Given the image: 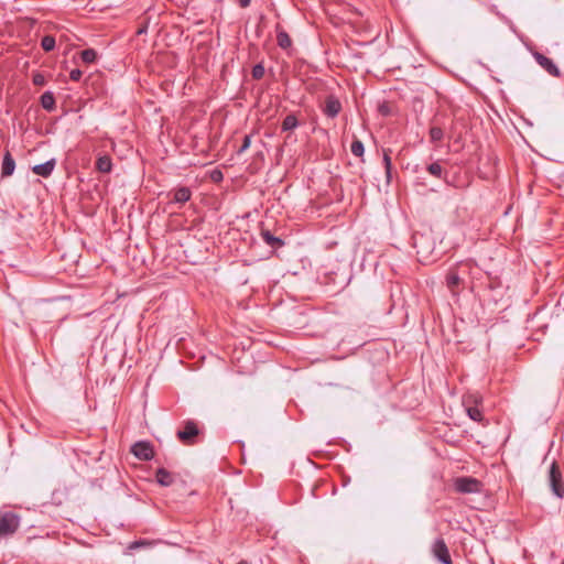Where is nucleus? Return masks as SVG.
I'll return each instance as SVG.
<instances>
[{
	"label": "nucleus",
	"mask_w": 564,
	"mask_h": 564,
	"mask_svg": "<svg viewBox=\"0 0 564 564\" xmlns=\"http://www.w3.org/2000/svg\"><path fill=\"white\" fill-rule=\"evenodd\" d=\"M21 523V517L13 511H0V538L13 535Z\"/></svg>",
	"instance_id": "obj_1"
},
{
	"label": "nucleus",
	"mask_w": 564,
	"mask_h": 564,
	"mask_svg": "<svg viewBox=\"0 0 564 564\" xmlns=\"http://www.w3.org/2000/svg\"><path fill=\"white\" fill-rule=\"evenodd\" d=\"M200 433L197 422L186 420L183 427L176 433L178 440L185 445H194L197 443V437Z\"/></svg>",
	"instance_id": "obj_2"
},
{
	"label": "nucleus",
	"mask_w": 564,
	"mask_h": 564,
	"mask_svg": "<svg viewBox=\"0 0 564 564\" xmlns=\"http://www.w3.org/2000/svg\"><path fill=\"white\" fill-rule=\"evenodd\" d=\"M454 489L459 494H479L482 489V484L477 478L462 476L454 480Z\"/></svg>",
	"instance_id": "obj_3"
},
{
	"label": "nucleus",
	"mask_w": 564,
	"mask_h": 564,
	"mask_svg": "<svg viewBox=\"0 0 564 564\" xmlns=\"http://www.w3.org/2000/svg\"><path fill=\"white\" fill-rule=\"evenodd\" d=\"M475 267L476 264L473 260H466L457 263L455 268H452L446 275V285L448 289L454 290L463 281L460 271H463L464 268L475 269Z\"/></svg>",
	"instance_id": "obj_4"
},
{
	"label": "nucleus",
	"mask_w": 564,
	"mask_h": 564,
	"mask_svg": "<svg viewBox=\"0 0 564 564\" xmlns=\"http://www.w3.org/2000/svg\"><path fill=\"white\" fill-rule=\"evenodd\" d=\"M549 484H550L552 492L557 498H563V496H564L563 478H562V473H561L560 467L556 462H553L550 466Z\"/></svg>",
	"instance_id": "obj_5"
},
{
	"label": "nucleus",
	"mask_w": 564,
	"mask_h": 564,
	"mask_svg": "<svg viewBox=\"0 0 564 564\" xmlns=\"http://www.w3.org/2000/svg\"><path fill=\"white\" fill-rule=\"evenodd\" d=\"M431 551H432L433 556L441 564H453L448 547H447L444 539H442V538L436 539L432 544Z\"/></svg>",
	"instance_id": "obj_6"
},
{
	"label": "nucleus",
	"mask_w": 564,
	"mask_h": 564,
	"mask_svg": "<svg viewBox=\"0 0 564 564\" xmlns=\"http://www.w3.org/2000/svg\"><path fill=\"white\" fill-rule=\"evenodd\" d=\"M533 57H534L535 62L545 72H547L551 76L557 77V78L562 76V73H561L560 68L555 65V63L551 58H549L544 54L535 52L533 54Z\"/></svg>",
	"instance_id": "obj_7"
},
{
	"label": "nucleus",
	"mask_w": 564,
	"mask_h": 564,
	"mask_svg": "<svg viewBox=\"0 0 564 564\" xmlns=\"http://www.w3.org/2000/svg\"><path fill=\"white\" fill-rule=\"evenodd\" d=\"M131 453L141 460H150L153 457V447L150 442H137L131 446Z\"/></svg>",
	"instance_id": "obj_8"
},
{
	"label": "nucleus",
	"mask_w": 564,
	"mask_h": 564,
	"mask_svg": "<svg viewBox=\"0 0 564 564\" xmlns=\"http://www.w3.org/2000/svg\"><path fill=\"white\" fill-rule=\"evenodd\" d=\"M341 110L340 101L333 95L327 96L323 107V112L329 118H335Z\"/></svg>",
	"instance_id": "obj_9"
},
{
	"label": "nucleus",
	"mask_w": 564,
	"mask_h": 564,
	"mask_svg": "<svg viewBox=\"0 0 564 564\" xmlns=\"http://www.w3.org/2000/svg\"><path fill=\"white\" fill-rule=\"evenodd\" d=\"M56 165L55 159H51L44 163L36 164L32 167V172L42 177H48L52 175Z\"/></svg>",
	"instance_id": "obj_10"
},
{
	"label": "nucleus",
	"mask_w": 564,
	"mask_h": 564,
	"mask_svg": "<svg viewBox=\"0 0 564 564\" xmlns=\"http://www.w3.org/2000/svg\"><path fill=\"white\" fill-rule=\"evenodd\" d=\"M15 170V161L9 151H6L1 164V176L8 177L13 174Z\"/></svg>",
	"instance_id": "obj_11"
},
{
	"label": "nucleus",
	"mask_w": 564,
	"mask_h": 564,
	"mask_svg": "<svg viewBox=\"0 0 564 564\" xmlns=\"http://www.w3.org/2000/svg\"><path fill=\"white\" fill-rule=\"evenodd\" d=\"M155 479L158 484H160L163 487H169L174 484V476L163 467L156 470Z\"/></svg>",
	"instance_id": "obj_12"
},
{
	"label": "nucleus",
	"mask_w": 564,
	"mask_h": 564,
	"mask_svg": "<svg viewBox=\"0 0 564 564\" xmlns=\"http://www.w3.org/2000/svg\"><path fill=\"white\" fill-rule=\"evenodd\" d=\"M192 192L188 187L182 186L174 191L173 202L177 204H185L191 199Z\"/></svg>",
	"instance_id": "obj_13"
},
{
	"label": "nucleus",
	"mask_w": 564,
	"mask_h": 564,
	"mask_svg": "<svg viewBox=\"0 0 564 564\" xmlns=\"http://www.w3.org/2000/svg\"><path fill=\"white\" fill-rule=\"evenodd\" d=\"M41 106L47 111H53L55 109V97L52 91H45L41 96Z\"/></svg>",
	"instance_id": "obj_14"
},
{
	"label": "nucleus",
	"mask_w": 564,
	"mask_h": 564,
	"mask_svg": "<svg viewBox=\"0 0 564 564\" xmlns=\"http://www.w3.org/2000/svg\"><path fill=\"white\" fill-rule=\"evenodd\" d=\"M112 163L108 155L99 156L96 161V169L102 173H109L111 171Z\"/></svg>",
	"instance_id": "obj_15"
},
{
	"label": "nucleus",
	"mask_w": 564,
	"mask_h": 564,
	"mask_svg": "<svg viewBox=\"0 0 564 564\" xmlns=\"http://www.w3.org/2000/svg\"><path fill=\"white\" fill-rule=\"evenodd\" d=\"M261 236H262V239L264 240V242L271 247H281L284 243L281 238L275 237L269 230H263L261 232Z\"/></svg>",
	"instance_id": "obj_16"
},
{
	"label": "nucleus",
	"mask_w": 564,
	"mask_h": 564,
	"mask_svg": "<svg viewBox=\"0 0 564 564\" xmlns=\"http://www.w3.org/2000/svg\"><path fill=\"white\" fill-rule=\"evenodd\" d=\"M276 42H278V45L281 48H283V50H286V48L291 47V45H292L291 37L283 30H278V32H276Z\"/></svg>",
	"instance_id": "obj_17"
},
{
	"label": "nucleus",
	"mask_w": 564,
	"mask_h": 564,
	"mask_svg": "<svg viewBox=\"0 0 564 564\" xmlns=\"http://www.w3.org/2000/svg\"><path fill=\"white\" fill-rule=\"evenodd\" d=\"M297 127H299V120L293 113L288 115L282 121V130L283 131H291Z\"/></svg>",
	"instance_id": "obj_18"
},
{
	"label": "nucleus",
	"mask_w": 564,
	"mask_h": 564,
	"mask_svg": "<svg viewBox=\"0 0 564 564\" xmlns=\"http://www.w3.org/2000/svg\"><path fill=\"white\" fill-rule=\"evenodd\" d=\"M389 152L390 151L384 150L383 159H382L383 165H384V171H386L387 183L391 182V171H392V162H391Z\"/></svg>",
	"instance_id": "obj_19"
},
{
	"label": "nucleus",
	"mask_w": 564,
	"mask_h": 564,
	"mask_svg": "<svg viewBox=\"0 0 564 564\" xmlns=\"http://www.w3.org/2000/svg\"><path fill=\"white\" fill-rule=\"evenodd\" d=\"M426 170L431 175H433L437 178H443V176H444V170L438 162H433V163L429 164Z\"/></svg>",
	"instance_id": "obj_20"
},
{
	"label": "nucleus",
	"mask_w": 564,
	"mask_h": 564,
	"mask_svg": "<svg viewBox=\"0 0 564 564\" xmlns=\"http://www.w3.org/2000/svg\"><path fill=\"white\" fill-rule=\"evenodd\" d=\"M80 58L86 64H91L97 58V52L94 48H86L82 51Z\"/></svg>",
	"instance_id": "obj_21"
},
{
	"label": "nucleus",
	"mask_w": 564,
	"mask_h": 564,
	"mask_svg": "<svg viewBox=\"0 0 564 564\" xmlns=\"http://www.w3.org/2000/svg\"><path fill=\"white\" fill-rule=\"evenodd\" d=\"M56 44L55 37L52 35H45L41 40V46L45 52L54 50Z\"/></svg>",
	"instance_id": "obj_22"
},
{
	"label": "nucleus",
	"mask_w": 564,
	"mask_h": 564,
	"mask_svg": "<svg viewBox=\"0 0 564 564\" xmlns=\"http://www.w3.org/2000/svg\"><path fill=\"white\" fill-rule=\"evenodd\" d=\"M350 151L355 156H362L365 153L364 143L359 139H355L351 142Z\"/></svg>",
	"instance_id": "obj_23"
},
{
	"label": "nucleus",
	"mask_w": 564,
	"mask_h": 564,
	"mask_svg": "<svg viewBox=\"0 0 564 564\" xmlns=\"http://www.w3.org/2000/svg\"><path fill=\"white\" fill-rule=\"evenodd\" d=\"M444 137L443 129L440 127H431L430 139L433 143L440 142Z\"/></svg>",
	"instance_id": "obj_24"
},
{
	"label": "nucleus",
	"mask_w": 564,
	"mask_h": 564,
	"mask_svg": "<svg viewBox=\"0 0 564 564\" xmlns=\"http://www.w3.org/2000/svg\"><path fill=\"white\" fill-rule=\"evenodd\" d=\"M467 415L475 422H481L484 416L481 411L477 406H468Z\"/></svg>",
	"instance_id": "obj_25"
},
{
	"label": "nucleus",
	"mask_w": 564,
	"mask_h": 564,
	"mask_svg": "<svg viewBox=\"0 0 564 564\" xmlns=\"http://www.w3.org/2000/svg\"><path fill=\"white\" fill-rule=\"evenodd\" d=\"M265 69L262 64H256L252 68V77L254 79H261L264 76Z\"/></svg>",
	"instance_id": "obj_26"
},
{
	"label": "nucleus",
	"mask_w": 564,
	"mask_h": 564,
	"mask_svg": "<svg viewBox=\"0 0 564 564\" xmlns=\"http://www.w3.org/2000/svg\"><path fill=\"white\" fill-rule=\"evenodd\" d=\"M423 239H424L423 235H414L413 236L414 247L417 248V253L429 251V249H430V247L423 248V246H422Z\"/></svg>",
	"instance_id": "obj_27"
},
{
	"label": "nucleus",
	"mask_w": 564,
	"mask_h": 564,
	"mask_svg": "<svg viewBox=\"0 0 564 564\" xmlns=\"http://www.w3.org/2000/svg\"><path fill=\"white\" fill-rule=\"evenodd\" d=\"M32 82L35 86H43L46 83V78L42 73H35L32 77Z\"/></svg>",
	"instance_id": "obj_28"
},
{
	"label": "nucleus",
	"mask_w": 564,
	"mask_h": 564,
	"mask_svg": "<svg viewBox=\"0 0 564 564\" xmlns=\"http://www.w3.org/2000/svg\"><path fill=\"white\" fill-rule=\"evenodd\" d=\"M250 144H251V137L250 135H245L242 144L239 148V150L237 151V153L238 154L243 153L245 151H247L249 149Z\"/></svg>",
	"instance_id": "obj_29"
},
{
	"label": "nucleus",
	"mask_w": 564,
	"mask_h": 564,
	"mask_svg": "<svg viewBox=\"0 0 564 564\" xmlns=\"http://www.w3.org/2000/svg\"><path fill=\"white\" fill-rule=\"evenodd\" d=\"M82 70L79 68H74L69 73V78L74 82H78L82 78Z\"/></svg>",
	"instance_id": "obj_30"
},
{
	"label": "nucleus",
	"mask_w": 564,
	"mask_h": 564,
	"mask_svg": "<svg viewBox=\"0 0 564 564\" xmlns=\"http://www.w3.org/2000/svg\"><path fill=\"white\" fill-rule=\"evenodd\" d=\"M489 288L497 293L496 295H494V300L495 302H498V300L502 296V291L499 290L500 286H494V284L490 283Z\"/></svg>",
	"instance_id": "obj_31"
},
{
	"label": "nucleus",
	"mask_w": 564,
	"mask_h": 564,
	"mask_svg": "<svg viewBox=\"0 0 564 564\" xmlns=\"http://www.w3.org/2000/svg\"><path fill=\"white\" fill-rule=\"evenodd\" d=\"M212 178L216 182H219L223 180V173L220 171H214L212 173Z\"/></svg>",
	"instance_id": "obj_32"
},
{
	"label": "nucleus",
	"mask_w": 564,
	"mask_h": 564,
	"mask_svg": "<svg viewBox=\"0 0 564 564\" xmlns=\"http://www.w3.org/2000/svg\"><path fill=\"white\" fill-rule=\"evenodd\" d=\"M237 2L241 8H247L250 6L251 0H237Z\"/></svg>",
	"instance_id": "obj_33"
},
{
	"label": "nucleus",
	"mask_w": 564,
	"mask_h": 564,
	"mask_svg": "<svg viewBox=\"0 0 564 564\" xmlns=\"http://www.w3.org/2000/svg\"><path fill=\"white\" fill-rule=\"evenodd\" d=\"M473 270H474V269L464 268V269H463V271H460V275H462V278H463L464 275L471 274V271H473Z\"/></svg>",
	"instance_id": "obj_34"
},
{
	"label": "nucleus",
	"mask_w": 564,
	"mask_h": 564,
	"mask_svg": "<svg viewBox=\"0 0 564 564\" xmlns=\"http://www.w3.org/2000/svg\"><path fill=\"white\" fill-rule=\"evenodd\" d=\"M144 542L143 541H135L131 544V549H135V547H139L140 545H143Z\"/></svg>",
	"instance_id": "obj_35"
},
{
	"label": "nucleus",
	"mask_w": 564,
	"mask_h": 564,
	"mask_svg": "<svg viewBox=\"0 0 564 564\" xmlns=\"http://www.w3.org/2000/svg\"><path fill=\"white\" fill-rule=\"evenodd\" d=\"M238 564H248L246 561H241Z\"/></svg>",
	"instance_id": "obj_36"
},
{
	"label": "nucleus",
	"mask_w": 564,
	"mask_h": 564,
	"mask_svg": "<svg viewBox=\"0 0 564 564\" xmlns=\"http://www.w3.org/2000/svg\"><path fill=\"white\" fill-rule=\"evenodd\" d=\"M562 564H564V563H562Z\"/></svg>",
	"instance_id": "obj_37"
}]
</instances>
